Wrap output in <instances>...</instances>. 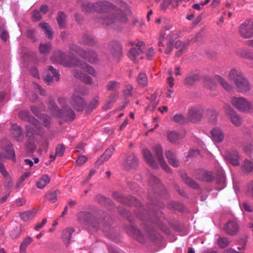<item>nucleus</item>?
<instances>
[{
  "label": "nucleus",
  "instance_id": "nucleus-1",
  "mask_svg": "<svg viewBox=\"0 0 253 253\" xmlns=\"http://www.w3.org/2000/svg\"><path fill=\"white\" fill-rule=\"evenodd\" d=\"M82 10L87 13L99 12L101 18L97 20V22L106 25L126 22V15L130 13L127 4L123 1H120L117 6L107 1L95 3L85 2L82 5Z\"/></svg>",
  "mask_w": 253,
  "mask_h": 253
},
{
  "label": "nucleus",
  "instance_id": "nucleus-2",
  "mask_svg": "<svg viewBox=\"0 0 253 253\" xmlns=\"http://www.w3.org/2000/svg\"><path fill=\"white\" fill-rule=\"evenodd\" d=\"M69 61L64 60L62 62L64 66L73 67L76 66L82 70L80 72L75 71L74 75L76 78H80L85 84H89L92 83V79L90 77L87 76L85 73H87L92 76H95L96 72L92 67L86 65L84 62H81L77 59L75 56L79 55L84 59L91 63H95L97 60V56L93 51L86 52L83 49L76 45H72L69 49Z\"/></svg>",
  "mask_w": 253,
  "mask_h": 253
},
{
  "label": "nucleus",
  "instance_id": "nucleus-3",
  "mask_svg": "<svg viewBox=\"0 0 253 253\" xmlns=\"http://www.w3.org/2000/svg\"><path fill=\"white\" fill-rule=\"evenodd\" d=\"M59 103L63 106L61 110H58L57 107L52 106L51 112L56 117L62 118L66 121H71L74 119L75 114L74 112L68 108V106H64L69 104L74 109L77 111H82L85 105V101L84 99L77 93H74L70 99H67L64 98H60L58 99Z\"/></svg>",
  "mask_w": 253,
  "mask_h": 253
},
{
  "label": "nucleus",
  "instance_id": "nucleus-4",
  "mask_svg": "<svg viewBox=\"0 0 253 253\" xmlns=\"http://www.w3.org/2000/svg\"><path fill=\"white\" fill-rule=\"evenodd\" d=\"M229 80L233 81L238 92L246 94L251 89L249 80L239 70L231 69L227 75Z\"/></svg>",
  "mask_w": 253,
  "mask_h": 253
},
{
  "label": "nucleus",
  "instance_id": "nucleus-5",
  "mask_svg": "<svg viewBox=\"0 0 253 253\" xmlns=\"http://www.w3.org/2000/svg\"><path fill=\"white\" fill-rule=\"evenodd\" d=\"M231 105L242 112L248 113L253 109L251 102L244 97H233L231 99Z\"/></svg>",
  "mask_w": 253,
  "mask_h": 253
},
{
  "label": "nucleus",
  "instance_id": "nucleus-6",
  "mask_svg": "<svg viewBox=\"0 0 253 253\" xmlns=\"http://www.w3.org/2000/svg\"><path fill=\"white\" fill-rule=\"evenodd\" d=\"M240 35L244 38H250L253 37V20H246L240 26Z\"/></svg>",
  "mask_w": 253,
  "mask_h": 253
},
{
  "label": "nucleus",
  "instance_id": "nucleus-7",
  "mask_svg": "<svg viewBox=\"0 0 253 253\" xmlns=\"http://www.w3.org/2000/svg\"><path fill=\"white\" fill-rule=\"evenodd\" d=\"M203 109L201 106H195L188 111V119L192 122L199 121L203 116Z\"/></svg>",
  "mask_w": 253,
  "mask_h": 253
},
{
  "label": "nucleus",
  "instance_id": "nucleus-8",
  "mask_svg": "<svg viewBox=\"0 0 253 253\" xmlns=\"http://www.w3.org/2000/svg\"><path fill=\"white\" fill-rule=\"evenodd\" d=\"M144 43L143 42H138L136 46L132 48L128 53V57L132 60L135 61L138 56L142 53L144 49Z\"/></svg>",
  "mask_w": 253,
  "mask_h": 253
},
{
  "label": "nucleus",
  "instance_id": "nucleus-9",
  "mask_svg": "<svg viewBox=\"0 0 253 253\" xmlns=\"http://www.w3.org/2000/svg\"><path fill=\"white\" fill-rule=\"evenodd\" d=\"M153 150L162 168L166 172H169L170 171V168L169 167L164 160L161 147L159 145H156L154 147Z\"/></svg>",
  "mask_w": 253,
  "mask_h": 253
},
{
  "label": "nucleus",
  "instance_id": "nucleus-10",
  "mask_svg": "<svg viewBox=\"0 0 253 253\" xmlns=\"http://www.w3.org/2000/svg\"><path fill=\"white\" fill-rule=\"evenodd\" d=\"M211 134L213 141L216 143L221 142L224 138L222 130L218 127H215L211 130Z\"/></svg>",
  "mask_w": 253,
  "mask_h": 253
},
{
  "label": "nucleus",
  "instance_id": "nucleus-11",
  "mask_svg": "<svg viewBox=\"0 0 253 253\" xmlns=\"http://www.w3.org/2000/svg\"><path fill=\"white\" fill-rule=\"evenodd\" d=\"M224 230L228 234L234 235L239 231V226L235 221H231L226 224Z\"/></svg>",
  "mask_w": 253,
  "mask_h": 253
},
{
  "label": "nucleus",
  "instance_id": "nucleus-12",
  "mask_svg": "<svg viewBox=\"0 0 253 253\" xmlns=\"http://www.w3.org/2000/svg\"><path fill=\"white\" fill-rule=\"evenodd\" d=\"M48 74L44 79V80L50 83L53 80L58 81L59 79V75L58 72L54 69L53 67L49 66L48 69Z\"/></svg>",
  "mask_w": 253,
  "mask_h": 253
},
{
  "label": "nucleus",
  "instance_id": "nucleus-13",
  "mask_svg": "<svg viewBox=\"0 0 253 253\" xmlns=\"http://www.w3.org/2000/svg\"><path fill=\"white\" fill-rule=\"evenodd\" d=\"M178 36L177 33L174 32H170L169 35V39L166 44V50L165 51V53L167 54H169L171 53L173 48V41L174 39L177 38Z\"/></svg>",
  "mask_w": 253,
  "mask_h": 253
},
{
  "label": "nucleus",
  "instance_id": "nucleus-14",
  "mask_svg": "<svg viewBox=\"0 0 253 253\" xmlns=\"http://www.w3.org/2000/svg\"><path fill=\"white\" fill-rule=\"evenodd\" d=\"M239 155L236 151H233L227 155L226 156V160L233 166H238L239 164Z\"/></svg>",
  "mask_w": 253,
  "mask_h": 253
},
{
  "label": "nucleus",
  "instance_id": "nucleus-15",
  "mask_svg": "<svg viewBox=\"0 0 253 253\" xmlns=\"http://www.w3.org/2000/svg\"><path fill=\"white\" fill-rule=\"evenodd\" d=\"M188 44L189 41L182 42L180 41H177L175 43V47L177 49V51L175 53V56L177 57L180 56Z\"/></svg>",
  "mask_w": 253,
  "mask_h": 253
},
{
  "label": "nucleus",
  "instance_id": "nucleus-16",
  "mask_svg": "<svg viewBox=\"0 0 253 253\" xmlns=\"http://www.w3.org/2000/svg\"><path fill=\"white\" fill-rule=\"evenodd\" d=\"M114 150V147L111 146L108 148L101 156V157L96 161V163L98 165H101L103 162L108 160L112 156Z\"/></svg>",
  "mask_w": 253,
  "mask_h": 253
},
{
  "label": "nucleus",
  "instance_id": "nucleus-17",
  "mask_svg": "<svg viewBox=\"0 0 253 253\" xmlns=\"http://www.w3.org/2000/svg\"><path fill=\"white\" fill-rule=\"evenodd\" d=\"M143 156L145 160L153 168H156L157 165L154 161L152 154L149 150L144 149L142 151Z\"/></svg>",
  "mask_w": 253,
  "mask_h": 253
},
{
  "label": "nucleus",
  "instance_id": "nucleus-18",
  "mask_svg": "<svg viewBox=\"0 0 253 253\" xmlns=\"http://www.w3.org/2000/svg\"><path fill=\"white\" fill-rule=\"evenodd\" d=\"M37 211L35 210L28 211L22 212L20 214V218L25 222H27L32 220L35 216Z\"/></svg>",
  "mask_w": 253,
  "mask_h": 253
},
{
  "label": "nucleus",
  "instance_id": "nucleus-19",
  "mask_svg": "<svg viewBox=\"0 0 253 253\" xmlns=\"http://www.w3.org/2000/svg\"><path fill=\"white\" fill-rule=\"evenodd\" d=\"M49 177L44 174L36 182V185L38 189H42L47 185L50 182Z\"/></svg>",
  "mask_w": 253,
  "mask_h": 253
},
{
  "label": "nucleus",
  "instance_id": "nucleus-20",
  "mask_svg": "<svg viewBox=\"0 0 253 253\" xmlns=\"http://www.w3.org/2000/svg\"><path fill=\"white\" fill-rule=\"evenodd\" d=\"M167 137L171 143H176L179 140L183 138L184 136L175 131H171L168 132Z\"/></svg>",
  "mask_w": 253,
  "mask_h": 253
},
{
  "label": "nucleus",
  "instance_id": "nucleus-21",
  "mask_svg": "<svg viewBox=\"0 0 253 253\" xmlns=\"http://www.w3.org/2000/svg\"><path fill=\"white\" fill-rule=\"evenodd\" d=\"M4 158L12 159L14 161L15 160V153L11 146L7 147L4 155L0 154V159L2 160Z\"/></svg>",
  "mask_w": 253,
  "mask_h": 253
},
{
  "label": "nucleus",
  "instance_id": "nucleus-22",
  "mask_svg": "<svg viewBox=\"0 0 253 253\" xmlns=\"http://www.w3.org/2000/svg\"><path fill=\"white\" fill-rule=\"evenodd\" d=\"M215 80L218 82L226 90L230 91L233 89V86L231 84H228L226 80L220 77V76L217 75L215 77Z\"/></svg>",
  "mask_w": 253,
  "mask_h": 253
},
{
  "label": "nucleus",
  "instance_id": "nucleus-23",
  "mask_svg": "<svg viewBox=\"0 0 253 253\" xmlns=\"http://www.w3.org/2000/svg\"><path fill=\"white\" fill-rule=\"evenodd\" d=\"M181 0H164L160 4V8L162 10H166L169 5L172 7H176L179 1Z\"/></svg>",
  "mask_w": 253,
  "mask_h": 253
},
{
  "label": "nucleus",
  "instance_id": "nucleus-24",
  "mask_svg": "<svg viewBox=\"0 0 253 253\" xmlns=\"http://www.w3.org/2000/svg\"><path fill=\"white\" fill-rule=\"evenodd\" d=\"M74 230L71 227L67 228L63 231L62 238L64 242L66 244H69L71 237L72 234L74 232Z\"/></svg>",
  "mask_w": 253,
  "mask_h": 253
},
{
  "label": "nucleus",
  "instance_id": "nucleus-25",
  "mask_svg": "<svg viewBox=\"0 0 253 253\" xmlns=\"http://www.w3.org/2000/svg\"><path fill=\"white\" fill-rule=\"evenodd\" d=\"M130 234L131 236L138 240L139 242H142L143 240V235L137 229L131 227L130 229Z\"/></svg>",
  "mask_w": 253,
  "mask_h": 253
},
{
  "label": "nucleus",
  "instance_id": "nucleus-26",
  "mask_svg": "<svg viewBox=\"0 0 253 253\" xmlns=\"http://www.w3.org/2000/svg\"><path fill=\"white\" fill-rule=\"evenodd\" d=\"M39 26L41 28V29L44 32V34L49 39L52 38V32L51 30L50 27L48 26L47 23L42 22L39 24Z\"/></svg>",
  "mask_w": 253,
  "mask_h": 253
},
{
  "label": "nucleus",
  "instance_id": "nucleus-27",
  "mask_svg": "<svg viewBox=\"0 0 253 253\" xmlns=\"http://www.w3.org/2000/svg\"><path fill=\"white\" fill-rule=\"evenodd\" d=\"M166 157L169 161V163L174 167L178 166V162L174 159L173 153L169 150L166 152Z\"/></svg>",
  "mask_w": 253,
  "mask_h": 253
},
{
  "label": "nucleus",
  "instance_id": "nucleus-28",
  "mask_svg": "<svg viewBox=\"0 0 253 253\" xmlns=\"http://www.w3.org/2000/svg\"><path fill=\"white\" fill-rule=\"evenodd\" d=\"M33 239L31 237H28L25 238L20 247V253H26V250L27 247L33 242Z\"/></svg>",
  "mask_w": 253,
  "mask_h": 253
},
{
  "label": "nucleus",
  "instance_id": "nucleus-29",
  "mask_svg": "<svg viewBox=\"0 0 253 253\" xmlns=\"http://www.w3.org/2000/svg\"><path fill=\"white\" fill-rule=\"evenodd\" d=\"M118 93L117 92L111 93L109 96L106 104L104 106V108L105 110L109 109L112 104L116 101Z\"/></svg>",
  "mask_w": 253,
  "mask_h": 253
},
{
  "label": "nucleus",
  "instance_id": "nucleus-30",
  "mask_svg": "<svg viewBox=\"0 0 253 253\" xmlns=\"http://www.w3.org/2000/svg\"><path fill=\"white\" fill-rule=\"evenodd\" d=\"M22 232V227L21 225H16L11 231L10 235L13 239H16L19 237Z\"/></svg>",
  "mask_w": 253,
  "mask_h": 253
},
{
  "label": "nucleus",
  "instance_id": "nucleus-31",
  "mask_svg": "<svg viewBox=\"0 0 253 253\" xmlns=\"http://www.w3.org/2000/svg\"><path fill=\"white\" fill-rule=\"evenodd\" d=\"M242 168L246 172L253 171V162L248 160H245L242 166Z\"/></svg>",
  "mask_w": 253,
  "mask_h": 253
},
{
  "label": "nucleus",
  "instance_id": "nucleus-32",
  "mask_svg": "<svg viewBox=\"0 0 253 253\" xmlns=\"http://www.w3.org/2000/svg\"><path fill=\"white\" fill-rule=\"evenodd\" d=\"M166 31L165 29L161 30L158 38V45L159 47L164 46V42L166 40Z\"/></svg>",
  "mask_w": 253,
  "mask_h": 253
},
{
  "label": "nucleus",
  "instance_id": "nucleus-33",
  "mask_svg": "<svg viewBox=\"0 0 253 253\" xmlns=\"http://www.w3.org/2000/svg\"><path fill=\"white\" fill-rule=\"evenodd\" d=\"M231 122L235 126H239L242 124V119L235 112L232 113L230 116Z\"/></svg>",
  "mask_w": 253,
  "mask_h": 253
},
{
  "label": "nucleus",
  "instance_id": "nucleus-34",
  "mask_svg": "<svg viewBox=\"0 0 253 253\" xmlns=\"http://www.w3.org/2000/svg\"><path fill=\"white\" fill-rule=\"evenodd\" d=\"M137 82L139 85L144 86L147 84V77L145 74L140 73L137 77Z\"/></svg>",
  "mask_w": 253,
  "mask_h": 253
},
{
  "label": "nucleus",
  "instance_id": "nucleus-35",
  "mask_svg": "<svg viewBox=\"0 0 253 253\" xmlns=\"http://www.w3.org/2000/svg\"><path fill=\"white\" fill-rule=\"evenodd\" d=\"M98 104V98H94L88 104L86 108V112L89 113L91 112Z\"/></svg>",
  "mask_w": 253,
  "mask_h": 253
},
{
  "label": "nucleus",
  "instance_id": "nucleus-36",
  "mask_svg": "<svg viewBox=\"0 0 253 253\" xmlns=\"http://www.w3.org/2000/svg\"><path fill=\"white\" fill-rule=\"evenodd\" d=\"M65 14L62 12L59 13L58 17L57 18V20L60 27H63L65 26Z\"/></svg>",
  "mask_w": 253,
  "mask_h": 253
},
{
  "label": "nucleus",
  "instance_id": "nucleus-37",
  "mask_svg": "<svg viewBox=\"0 0 253 253\" xmlns=\"http://www.w3.org/2000/svg\"><path fill=\"white\" fill-rule=\"evenodd\" d=\"M239 54L242 57L253 60V54L247 49L241 50Z\"/></svg>",
  "mask_w": 253,
  "mask_h": 253
},
{
  "label": "nucleus",
  "instance_id": "nucleus-38",
  "mask_svg": "<svg viewBox=\"0 0 253 253\" xmlns=\"http://www.w3.org/2000/svg\"><path fill=\"white\" fill-rule=\"evenodd\" d=\"M106 87L108 90H115L120 87V84L117 82L111 81L108 83Z\"/></svg>",
  "mask_w": 253,
  "mask_h": 253
},
{
  "label": "nucleus",
  "instance_id": "nucleus-39",
  "mask_svg": "<svg viewBox=\"0 0 253 253\" xmlns=\"http://www.w3.org/2000/svg\"><path fill=\"white\" fill-rule=\"evenodd\" d=\"M217 243L221 248H225L229 245V242L226 238L219 237L217 240Z\"/></svg>",
  "mask_w": 253,
  "mask_h": 253
},
{
  "label": "nucleus",
  "instance_id": "nucleus-40",
  "mask_svg": "<svg viewBox=\"0 0 253 253\" xmlns=\"http://www.w3.org/2000/svg\"><path fill=\"white\" fill-rule=\"evenodd\" d=\"M51 48L49 43L41 44L40 45L39 49L42 53H46Z\"/></svg>",
  "mask_w": 253,
  "mask_h": 253
},
{
  "label": "nucleus",
  "instance_id": "nucleus-41",
  "mask_svg": "<svg viewBox=\"0 0 253 253\" xmlns=\"http://www.w3.org/2000/svg\"><path fill=\"white\" fill-rule=\"evenodd\" d=\"M59 194L58 191H54L48 194L47 198L52 203H55L57 200V195Z\"/></svg>",
  "mask_w": 253,
  "mask_h": 253
},
{
  "label": "nucleus",
  "instance_id": "nucleus-42",
  "mask_svg": "<svg viewBox=\"0 0 253 253\" xmlns=\"http://www.w3.org/2000/svg\"><path fill=\"white\" fill-rule=\"evenodd\" d=\"M198 79V77L197 75H193L187 77L185 79V83L188 85L192 84L195 81Z\"/></svg>",
  "mask_w": 253,
  "mask_h": 253
},
{
  "label": "nucleus",
  "instance_id": "nucleus-43",
  "mask_svg": "<svg viewBox=\"0 0 253 253\" xmlns=\"http://www.w3.org/2000/svg\"><path fill=\"white\" fill-rule=\"evenodd\" d=\"M209 3V0H206L204 2L200 3H195L193 5L192 7L196 10H200L203 8L204 6Z\"/></svg>",
  "mask_w": 253,
  "mask_h": 253
},
{
  "label": "nucleus",
  "instance_id": "nucleus-44",
  "mask_svg": "<svg viewBox=\"0 0 253 253\" xmlns=\"http://www.w3.org/2000/svg\"><path fill=\"white\" fill-rule=\"evenodd\" d=\"M173 121L177 123H182L184 122V118L182 114H176L173 117Z\"/></svg>",
  "mask_w": 253,
  "mask_h": 253
},
{
  "label": "nucleus",
  "instance_id": "nucleus-45",
  "mask_svg": "<svg viewBox=\"0 0 253 253\" xmlns=\"http://www.w3.org/2000/svg\"><path fill=\"white\" fill-rule=\"evenodd\" d=\"M65 151V148L62 145L58 146L56 149L55 156L61 157L63 156Z\"/></svg>",
  "mask_w": 253,
  "mask_h": 253
},
{
  "label": "nucleus",
  "instance_id": "nucleus-46",
  "mask_svg": "<svg viewBox=\"0 0 253 253\" xmlns=\"http://www.w3.org/2000/svg\"><path fill=\"white\" fill-rule=\"evenodd\" d=\"M199 154L200 153L198 150H191L189 152V153L186 157V160H188L189 158L197 157Z\"/></svg>",
  "mask_w": 253,
  "mask_h": 253
},
{
  "label": "nucleus",
  "instance_id": "nucleus-47",
  "mask_svg": "<svg viewBox=\"0 0 253 253\" xmlns=\"http://www.w3.org/2000/svg\"><path fill=\"white\" fill-rule=\"evenodd\" d=\"M87 161V158L84 156H80L76 160L77 164L79 166H81L84 164Z\"/></svg>",
  "mask_w": 253,
  "mask_h": 253
},
{
  "label": "nucleus",
  "instance_id": "nucleus-48",
  "mask_svg": "<svg viewBox=\"0 0 253 253\" xmlns=\"http://www.w3.org/2000/svg\"><path fill=\"white\" fill-rule=\"evenodd\" d=\"M33 20L34 21H38L42 18V14L39 11H34L33 13Z\"/></svg>",
  "mask_w": 253,
  "mask_h": 253
},
{
  "label": "nucleus",
  "instance_id": "nucleus-49",
  "mask_svg": "<svg viewBox=\"0 0 253 253\" xmlns=\"http://www.w3.org/2000/svg\"><path fill=\"white\" fill-rule=\"evenodd\" d=\"M224 110L226 114L230 116L232 113L235 112V111L233 110V109L230 107V106L227 104H225L224 106Z\"/></svg>",
  "mask_w": 253,
  "mask_h": 253
},
{
  "label": "nucleus",
  "instance_id": "nucleus-50",
  "mask_svg": "<svg viewBox=\"0 0 253 253\" xmlns=\"http://www.w3.org/2000/svg\"><path fill=\"white\" fill-rule=\"evenodd\" d=\"M26 199L24 197H21L16 200L15 204L17 206H22L26 203Z\"/></svg>",
  "mask_w": 253,
  "mask_h": 253
},
{
  "label": "nucleus",
  "instance_id": "nucleus-51",
  "mask_svg": "<svg viewBox=\"0 0 253 253\" xmlns=\"http://www.w3.org/2000/svg\"><path fill=\"white\" fill-rule=\"evenodd\" d=\"M34 87L37 92L39 93L40 94L44 95V90L39 84L35 83L34 84Z\"/></svg>",
  "mask_w": 253,
  "mask_h": 253
},
{
  "label": "nucleus",
  "instance_id": "nucleus-52",
  "mask_svg": "<svg viewBox=\"0 0 253 253\" xmlns=\"http://www.w3.org/2000/svg\"><path fill=\"white\" fill-rule=\"evenodd\" d=\"M46 219L44 218L42 219V221L41 222H39L37 223V224L35 225L34 229L36 230H38L40 229H41L42 227L46 223Z\"/></svg>",
  "mask_w": 253,
  "mask_h": 253
},
{
  "label": "nucleus",
  "instance_id": "nucleus-53",
  "mask_svg": "<svg viewBox=\"0 0 253 253\" xmlns=\"http://www.w3.org/2000/svg\"><path fill=\"white\" fill-rule=\"evenodd\" d=\"M147 57L148 59H152V57L154 55V50L153 48H150L146 53Z\"/></svg>",
  "mask_w": 253,
  "mask_h": 253
},
{
  "label": "nucleus",
  "instance_id": "nucleus-54",
  "mask_svg": "<svg viewBox=\"0 0 253 253\" xmlns=\"http://www.w3.org/2000/svg\"><path fill=\"white\" fill-rule=\"evenodd\" d=\"M186 182L190 186H191L192 187H193L194 188H196L198 187V185L190 178L186 179Z\"/></svg>",
  "mask_w": 253,
  "mask_h": 253
},
{
  "label": "nucleus",
  "instance_id": "nucleus-55",
  "mask_svg": "<svg viewBox=\"0 0 253 253\" xmlns=\"http://www.w3.org/2000/svg\"><path fill=\"white\" fill-rule=\"evenodd\" d=\"M0 172L4 176H6L8 174L7 172L5 169L4 166L2 163H0Z\"/></svg>",
  "mask_w": 253,
  "mask_h": 253
},
{
  "label": "nucleus",
  "instance_id": "nucleus-56",
  "mask_svg": "<svg viewBox=\"0 0 253 253\" xmlns=\"http://www.w3.org/2000/svg\"><path fill=\"white\" fill-rule=\"evenodd\" d=\"M174 79L172 76H169L167 78V84L170 87H172L174 85Z\"/></svg>",
  "mask_w": 253,
  "mask_h": 253
},
{
  "label": "nucleus",
  "instance_id": "nucleus-57",
  "mask_svg": "<svg viewBox=\"0 0 253 253\" xmlns=\"http://www.w3.org/2000/svg\"><path fill=\"white\" fill-rule=\"evenodd\" d=\"M132 87L131 85H127L126 89L124 90V94L126 96H129L131 94V92L132 90Z\"/></svg>",
  "mask_w": 253,
  "mask_h": 253
},
{
  "label": "nucleus",
  "instance_id": "nucleus-58",
  "mask_svg": "<svg viewBox=\"0 0 253 253\" xmlns=\"http://www.w3.org/2000/svg\"><path fill=\"white\" fill-rule=\"evenodd\" d=\"M31 175L30 172H27L24 173L20 177L19 179V182L22 183L23 181H24L27 178H28Z\"/></svg>",
  "mask_w": 253,
  "mask_h": 253
},
{
  "label": "nucleus",
  "instance_id": "nucleus-59",
  "mask_svg": "<svg viewBox=\"0 0 253 253\" xmlns=\"http://www.w3.org/2000/svg\"><path fill=\"white\" fill-rule=\"evenodd\" d=\"M241 207L242 209H244L246 211L250 212L252 211L250 206L246 203H243Z\"/></svg>",
  "mask_w": 253,
  "mask_h": 253
},
{
  "label": "nucleus",
  "instance_id": "nucleus-60",
  "mask_svg": "<svg viewBox=\"0 0 253 253\" xmlns=\"http://www.w3.org/2000/svg\"><path fill=\"white\" fill-rule=\"evenodd\" d=\"M42 119L44 124V125L47 126L50 123V119L46 116H43Z\"/></svg>",
  "mask_w": 253,
  "mask_h": 253
},
{
  "label": "nucleus",
  "instance_id": "nucleus-61",
  "mask_svg": "<svg viewBox=\"0 0 253 253\" xmlns=\"http://www.w3.org/2000/svg\"><path fill=\"white\" fill-rule=\"evenodd\" d=\"M1 39L4 42L6 41L8 38V34L6 32L3 31L0 34Z\"/></svg>",
  "mask_w": 253,
  "mask_h": 253
},
{
  "label": "nucleus",
  "instance_id": "nucleus-62",
  "mask_svg": "<svg viewBox=\"0 0 253 253\" xmlns=\"http://www.w3.org/2000/svg\"><path fill=\"white\" fill-rule=\"evenodd\" d=\"M48 10V7L47 5H42L40 9V12L41 13V12L42 13V14H45Z\"/></svg>",
  "mask_w": 253,
  "mask_h": 253
},
{
  "label": "nucleus",
  "instance_id": "nucleus-63",
  "mask_svg": "<svg viewBox=\"0 0 253 253\" xmlns=\"http://www.w3.org/2000/svg\"><path fill=\"white\" fill-rule=\"evenodd\" d=\"M84 144H81L79 145L77 147V151H79V152L83 153L84 152Z\"/></svg>",
  "mask_w": 253,
  "mask_h": 253
},
{
  "label": "nucleus",
  "instance_id": "nucleus-64",
  "mask_svg": "<svg viewBox=\"0 0 253 253\" xmlns=\"http://www.w3.org/2000/svg\"><path fill=\"white\" fill-rule=\"evenodd\" d=\"M31 74L34 77L38 76V72L36 68H34L31 71Z\"/></svg>",
  "mask_w": 253,
  "mask_h": 253
}]
</instances>
